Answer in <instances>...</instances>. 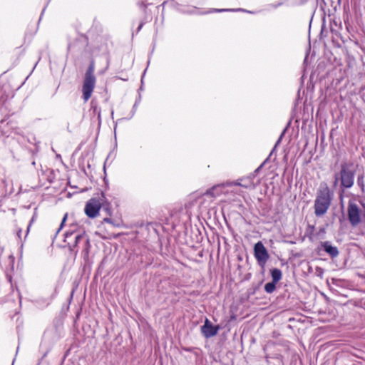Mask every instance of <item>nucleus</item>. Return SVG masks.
<instances>
[{
  "instance_id": "17",
  "label": "nucleus",
  "mask_w": 365,
  "mask_h": 365,
  "mask_svg": "<svg viewBox=\"0 0 365 365\" xmlns=\"http://www.w3.org/2000/svg\"><path fill=\"white\" fill-rule=\"evenodd\" d=\"M242 9H236V11H241ZM235 9H214L213 11L215 12H223V11H234Z\"/></svg>"
},
{
  "instance_id": "6",
  "label": "nucleus",
  "mask_w": 365,
  "mask_h": 365,
  "mask_svg": "<svg viewBox=\"0 0 365 365\" xmlns=\"http://www.w3.org/2000/svg\"><path fill=\"white\" fill-rule=\"evenodd\" d=\"M254 255L259 266L264 269L269 258V255L262 242L259 241L255 245Z\"/></svg>"
},
{
  "instance_id": "23",
  "label": "nucleus",
  "mask_w": 365,
  "mask_h": 365,
  "mask_svg": "<svg viewBox=\"0 0 365 365\" xmlns=\"http://www.w3.org/2000/svg\"><path fill=\"white\" fill-rule=\"evenodd\" d=\"M30 226H31V224H29L27 227V230H26V235H25V237L27 236L29 232V228H30Z\"/></svg>"
},
{
  "instance_id": "13",
  "label": "nucleus",
  "mask_w": 365,
  "mask_h": 365,
  "mask_svg": "<svg viewBox=\"0 0 365 365\" xmlns=\"http://www.w3.org/2000/svg\"><path fill=\"white\" fill-rule=\"evenodd\" d=\"M276 284L274 282H268L264 285V290L266 292L271 294L272 293L275 289H276Z\"/></svg>"
},
{
  "instance_id": "27",
  "label": "nucleus",
  "mask_w": 365,
  "mask_h": 365,
  "mask_svg": "<svg viewBox=\"0 0 365 365\" xmlns=\"http://www.w3.org/2000/svg\"><path fill=\"white\" fill-rule=\"evenodd\" d=\"M242 183H247V181H242Z\"/></svg>"
},
{
  "instance_id": "1",
  "label": "nucleus",
  "mask_w": 365,
  "mask_h": 365,
  "mask_svg": "<svg viewBox=\"0 0 365 365\" xmlns=\"http://www.w3.org/2000/svg\"><path fill=\"white\" fill-rule=\"evenodd\" d=\"M332 194L327 184L321 185L317 192L314 209L317 217L324 215L331 202Z\"/></svg>"
},
{
  "instance_id": "25",
  "label": "nucleus",
  "mask_w": 365,
  "mask_h": 365,
  "mask_svg": "<svg viewBox=\"0 0 365 365\" xmlns=\"http://www.w3.org/2000/svg\"><path fill=\"white\" fill-rule=\"evenodd\" d=\"M143 26V24H140L138 28V31H140Z\"/></svg>"
},
{
  "instance_id": "18",
  "label": "nucleus",
  "mask_w": 365,
  "mask_h": 365,
  "mask_svg": "<svg viewBox=\"0 0 365 365\" xmlns=\"http://www.w3.org/2000/svg\"><path fill=\"white\" fill-rule=\"evenodd\" d=\"M66 218H67V214H66L62 220V222H61V226L60 227L58 228V230H57V233L60 231V230L62 228L65 221L66 220Z\"/></svg>"
},
{
  "instance_id": "3",
  "label": "nucleus",
  "mask_w": 365,
  "mask_h": 365,
  "mask_svg": "<svg viewBox=\"0 0 365 365\" xmlns=\"http://www.w3.org/2000/svg\"><path fill=\"white\" fill-rule=\"evenodd\" d=\"M347 217L353 227L358 226L365 217V210L360 208L355 200H349L347 204Z\"/></svg>"
},
{
  "instance_id": "19",
  "label": "nucleus",
  "mask_w": 365,
  "mask_h": 365,
  "mask_svg": "<svg viewBox=\"0 0 365 365\" xmlns=\"http://www.w3.org/2000/svg\"><path fill=\"white\" fill-rule=\"evenodd\" d=\"M21 232H22L21 229H19V230H17V237H19V239L20 240H21Z\"/></svg>"
},
{
  "instance_id": "11",
  "label": "nucleus",
  "mask_w": 365,
  "mask_h": 365,
  "mask_svg": "<svg viewBox=\"0 0 365 365\" xmlns=\"http://www.w3.org/2000/svg\"><path fill=\"white\" fill-rule=\"evenodd\" d=\"M222 190H223L222 185H217L213 186L210 189L207 190L205 192V195H210L212 197H215L222 193Z\"/></svg>"
},
{
  "instance_id": "7",
  "label": "nucleus",
  "mask_w": 365,
  "mask_h": 365,
  "mask_svg": "<svg viewBox=\"0 0 365 365\" xmlns=\"http://www.w3.org/2000/svg\"><path fill=\"white\" fill-rule=\"evenodd\" d=\"M219 330L218 326H213L211 322L206 319L204 325L201 327V331L205 338H210L215 336Z\"/></svg>"
},
{
  "instance_id": "2",
  "label": "nucleus",
  "mask_w": 365,
  "mask_h": 365,
  "mask_svg": "<svg viewBox=\"0 0 365 365\" xmlns=\"http://www.w3.org/2000/svg\"><path fill=\"white\" fill-rule=\"evenodd\" d=\"M356 170L351 162H343L340 166V171L334 174V185L336 186L340 181L341 187L350 188L354 182Z\"/></svg>"
},
{
  "instance_id": "4",
  "label": "nucleus",
  "mask_w": 365,
  "mask_h": 365,
  "mask_svg": "<svg viewBox=\"0 0 365 365\" xmlns=\"http://www.w3.org/2000/svg\"><path fill=\"white\" fill-rule=\"evenodd\" d=\"M106 198L102 192L91 198L86 204L84 212L89 218H96L99 215V211L104 205Z\"/></svg>"
},
{
  "instance_id": "9",
  "label": "nucleus",
  "mask_w": 365,
  "mask_h": 365,
  "mask_svg": "<svg viewBox=\"0 0 365 365\" xmlns=\"http://www.w3.org/2000/svg\"><path fill=\"white\" fill-rule=\"evenodd\" d=\"M321 247L325 251L331 258H335L339 255L338 248L333 246L329 241L322 242Z\"/></svg>"
},
{
  "instance_id": "24",
  "label": "nucleus",
  "mask_w": 365,
  "mask_h": 365,
  "mask_svg": "<svg viewBox=\"0 0 365 365\" xmlns=\"http://www.w3.org/2000/svg\"><path fill=\"white\" fill-rule=\"evenodd\" d=\"M282 4H283V2H279V3H278L277 5H274V8H277V7H278V6H281V5H282Z\"/></svg>"
},
{
  "instance_id": "16",
  "label": "nucleus",
  "mask_w": 365,
  "mask_h": 365,
  "mask_svg": "<svg viewBox=\"0 0 365 365\" xmlns=\"http://www.w3.org/2000/svg\"><path fill=\"white\" fill-rule=\"evenodd\" d=\"M73 231H67L65 233V241L67 242L68 239L73 235Z\"/></svg>"
},
{
  "instance_id": "5",
  "label": "nucleus",
  "mask_w": 365,
  "mask_h": 365,
  "mask_svg": "<svg viewBox=\"0 0 365 365\" xmlns=\"http://www.w3.org/2000/svg\"><path fill=\"white\" fill-rule=\"evenodd\" d=\"M94 64L91 63L86 72L82 88L83 98L86 102L91 98L95 88L96 77L94 76Z\"/></svg>"
},
{
  "instance_id": "26",
  "label": "nucleus",
  "mask_w": 365,
  "mask_h": 365,
  "mask_svg": "<svg viewBox=\"0 0 365 365\" xmlns=\"http://www.w3.org/2000/svg\"><path fill=\"white\" fill-rule=\"evenodd\" d=\"M361 205L364 207V208H365V204L364 203L361 202Z\"/></svg>"
},
{
  "instance_id": "15",
  "label": "nucleus",
  "mask_w": 365,
  "mask_h": 365,
  "mask_svg": "<svg viewBox=\"0 0 365 365\" xmlns=\"http://www.w3.org/2000/svg\"><path fill=\"white\" fill-rule=\"evenodd\" d=\"M103 207V210L106 212V213L108 215H111V210H110V204L109 203H106V202L104 203V205L102 206Z\"/></svg>"
},
{
  "instance_id": "22",
  "label": "nucleus",
  "mask_w": 365,
  "mask_h": 365,
  "mask_svg": "<svg viewBox=\"0 0 365 365\" xmlns=\"http://www.w3.org/2000/svg\"><path fill=\"white\" fill-rule=\"evenodd\" d=\"M104 221L106 222H108V223H110L111 222V220L110 218H108V217L105 218Z\"/></svg>"
},
{
  "instance_id": "21",
  "label": "nucleus",
  "mask_w": 365,
  "mask_h": 365,
  "mask_svg": "<svg viewBox=\"0 0 365 365\" xmlns=\"http://www.w3.org/2000/svg\"><path fill=\"white\" fill-rule=\"evenodd\" d=\"M284 133H282L281 136L279 137V138L278 139L277 142L276 143V145H275V147L279 143V142L281 141L282 138V135H283Z\"/></svg>"
},
{
  "instance_id": "14",
  "label": "nucleus",
  "mask_w": 365,
  "mask_h": 365,
  "mask_svg": "<svg viewBox=\"0 0 365 365\" xmlns=\"http://www.w3.org/2000/svg\"><path fill=\"white\" fill-rule=\"evenodd\" d=\"M92 109L93 110V113L97 114L98 118L99 120H101V110L97 106H92Z\"/></svg>"
},
{
  "instance_id": "10",
  "label": "nucleus",
  "mask_w": 365,
  "mask_h": 365,
  "mask_svg": "<svg viewBox=\"0 0 365 365\" xmlns=\"http://www.w3.org/2000/svg\"><path fill=\"white\" fill-rule=\"evenodd\" d=\"M81 242H83L84 246L87 248L89 246V240L85 234H78L75 236V240L73 243L68 242V245L72 249L77 247Z\"/></svg>"
},
{
  "instance_id": "8",
  "label": "nucleus",
  "mask_w": 365,
  "mask_h": 365,
  "mask_svg": "<svg viewBox=\"0 0 365 365\" xmlns=\"http://www.w3.org/2000/svg\"><path fill=\"white\" fill-rule=\"evenodd\" d=\"M255 175L252 174L246 178H243L239 180H237L232 182H230V185H237L241 186L245 188H251L254 189L255 187V185L253 182V179L255 178Z\"/></svg>"
},
{
  "instance_id": "20",
  "label": "nucleus",
  "mask_w": 365,
  "mask_h": 365,
  "mask_svg": "<svg viewBox=\"0 0 365 365\" xmlns=\"http://www.w3.org/2000/svg\"><path fill=\"white\" fill-rule=\"evenodd\" d=\"M137 103H137V102H135V104H134V106H133V113L132 116L134 115V113H135V110H136Z\"/></svg>"
},
{
  "instance_id": "12",
  "label": "nucleus",
  "mask_w": 365,
  "mask_h": 365,
  "mask_svg": "<svg viewBox=\"0 0 365 365\" xmlns=\"http://www.w3.org/2000/svg\"><path fill=\"white\" fill-rule=\"evenodd\" d=\"M272 282L277 283L282 279V272L279 269H273L271 271Z\"/></svg>"
}]
</instances>
